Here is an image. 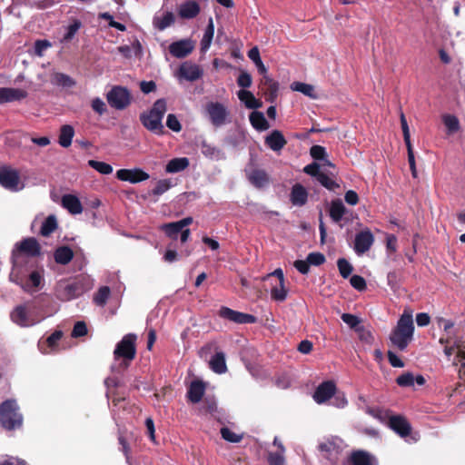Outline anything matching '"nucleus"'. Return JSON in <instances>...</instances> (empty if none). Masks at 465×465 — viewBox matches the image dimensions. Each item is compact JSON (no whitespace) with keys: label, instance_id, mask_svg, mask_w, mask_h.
<instances>
[{"label":"nucleus","instance_id":"obj_39","mask_svg":"<svg viewBox=\"0 0 465 465\" xmlns=\"http://www.w3.org/2000/svg\"><path fill=\"white\" fill-rule=\"evenodd\" d=\"M248 57L255 64L259 74H265L267 68L262 63L258 47L254 46L248 52Z\"/></svg>","mask_w":465,"mask_h":465},{"label":"nucleus","instance_id":"obj_1","mask_svg":"<svg viewBox=\"0 0 465 465\" xmlns=\"http://www.w3.org/2000/svg\"><path fill=\"white\" fill-rule=\"evenodd\" d=\"M94 286L88 276H77L74 279H62L54 287V295L61 302H69L79 298Z\"/></svg>","mask_w":465,"mask_h":465},{"label":"nucleus","instance_id":"obj_10","mask_svg":"<svg viewBox=\"0 0 465 465\" xmlns=\"http://www.w3.org/2000/svg\"><path fill=\"white\" fill-rule=\"evenodd\" d=\"M20 182L19 173L10 166L0 167V184L8 190L16 191Z\"/></svg>","mask_w":465,"mask_h":465},{"label":"nucleus","instance_id":"obj_50","mask_svg":"<svg viewBox=\"0 0 465 465\" xmlns=\"http://www.w3.org/2000/svg\"><path fill=\"white\" fill-rule=\"evenodd\" d=\"M172 184L170 180L163 179L159 180L155 185V187L152 190V193L153 195H162L165 192H167L171 188Z\"/></svg>","mask_w":465,"mask_h":465},{"label":"nucleus","instance_id":"obj_55","mask_svg":"<svg viewBox=\"0 0 465 465\" xmlns=\"http://www.w3.org/2000/svg\"><path fill=\"white\" fill-rule=\"evenodd\" d=\"M310 154L317 161L324 160L327 157L326 150L322 145H312L310 149Z\"/></svg>","mask_w":465,"mask_h":465},{"label":"nucleus","instance_id":"obj_37","mask_svg":"<svg viewBox=\"0 0 465 465\" xmlns=\"http://www.w3.org/2000/svg\"><path fill=\"white\" fill-rule=\"evenodd\" d=\"M214 35V25L213 18L209 19L208 25L206 26V29L204 31L203 36L201 40V50L206 51L209 49L212 40L213 38Z\"/></svg>","mask_w":465,"mask_h":465},{"label":"nucleus","instance_id":"obj_51","mask_svg":"<svg viewBox=\"0 0 465 465\" xmlns=\"http://www.w3.org/2000/svg\"><path fill=\"white\" fill-rule=\"evenodd\" d=\"M55 84L63 86L71 87L75 84L73 78L63 73H56L54 76Z\"/></svg>","mask_w":465,"mask_h":465},{"label":"nucleus","instance_id":"obj_33","mask_svg":"<svg viewBox=\"0 0 465 465\" xmlns=\"http://www.w3.org/2000/svg\"><path fill=\"white\" fill-rule=\"evenodd\" d=\"M249 120L253 128L258 131L269 129L270 124L262 112L253 111L250 114Z\"/></svg>","mask_w":465,"mask_h":465},{"label":"nucleus","instance_id":"obj_44","mask_svg":"<svg viewBox=\"0 0 465 465\" xmlns=\"http://www.w3.org/2000/svg\"><path fill=\"white\" fill-rule=\"evenodd\" d=\"M81 26L82 23L79 20L74 19V22L67 27L66 33L63 36L61 42L69 43L74 37L75 34L81 28Z\"/></svg>","mask_w":465,"mask_h":465},{"label":"nucleus","instance_id":"obj_63","mask_svg":"<svg viewBox=\"0 0 465 465\" xmlns=\"http://www.w3.org/2000/svg\"><path fill=\"white\" fill-rule=\"evenodd\" d=\"M303 172L308 174V175H311L312 177H315L316 179L319 177V175L322 173L321 170H320V165L317 163H312L310 164H307L304 168H303Z\"/></svg>","mask_w":465,"mask_h":465},{"label":"nucleus","instance_id":"obj_49","mask_svg":"<svg viewBox=\"0 0 465 465\" xmlns=\"http://www.w3.org/2000/svg\"><path fill=\"white\" fill-rule=\"evenodd\" d=\"M221 435L223 440L232 443H238L242 439V435L236 434L227 427H223L221 429Z\"/></svg>","mask_w":465,"mask_h":465},{"label":"nucleus","instance_id":"obj_21","mask_svg":"<svg viewBox=\"0 0 465 465\" xmlns=\"http://www.w3.org/2000/svg\"><path fill=\"white\" fill-rule=\"evenodd\" d=\"M201 11L200 5L193 0L185 1L178 8V15L183 19H193L196 17Z\"/></svg>","mask_w":465,"mask_h":465},{"label":"nucleus","instance_id":"obj_58","mask_svg":"<svg viewBox=\"0 0 465 465\" xmlns=\"http://www.w3.org/2000/svg\"><path fill=\"white\" fill-rule=\"evenodd\" d=\"M319 450L322 451V452H326L329 454V456H326V458H328L331 461V464L332 465H336L337 464V458H331V456L332 455V451H335L336 453L338 452L336 450H335V446L331 443H321L319 445Z\"/></svg>","mask_w":465,"mask_h":465},{"label":"nucleus","instance_id":"obj_38","mask_svg":"<svg viewBox=\"0 0 465 465\" xmlns=\"http://www.w3.org/2000/svg\"><path fill=\"white\" fill-rule=\"evenodd\" d=\"M57 228V221L54 215H49L43 223L40 230L42 236L47 237Z\"/></svg>","mask_w":465,"mask_h":465},{"label":"nucleus","instance_id":"obj_11","mask_svg":"<svg viewBox=\"0 0 465 465\" xmlns=\"http://www.w3.org/2000/svg\"><path fill=\"white\" fill-rule=\"evenodd\" d=\"M116 178L123 182L138 183L148 180L150 175L141 168L119 169L116 172Z\"/></svg>","mask_w":465,"mask_h":465},{"label":"nucleus","instance_id":"obj_34","mask_svg":"<svg viewBox=\"0 0 465 465\" xmlns=\"http://www.w3.org/2000/svg\"><path fill=\"white\" fill-rule=\"evenodd\" d=\"M330 217L334 223H339L346 213V207L340 199L331 201Z\"/></svg>","mask_w":465,"mask_h":465},{"label":"nucleus","instance_id":"obj_7","mask_svg":"<svg viewBox=\"0 0 465 465\" xmlns=\"http://www.w3.org/2000/svg\"><path fill=\"white\" fill-rule=\"evenodd\" d=\"M106 99L111 107L124 110L131 104L132 95L126 87L115 85L107 93Z\"/></svg>","mask_w":465,"mask_h":465},{"label":"nucleus","instance_id":"obj_35","mask_svg":"<svg viewBox=\"0 0 465 465\" xmlns=\"http://www.w3.org/2000/svg\"><path fill=\"white\" fill-rule=\"evenodd\" d=\"M189 166V160L186 157L173 158L168 162L165 171L169 173H175L183 171Z\"/></svg>","mask_w":465,"mask_h":465},{"label":"nucleus","instance_id":"obj_31","mask_svg":"<svg viewBox=\"0 0 465 465\" xmlns=\"http://www.w3.org/2000/svg\"><path fill=\"white\" fill-rule=\"evenodd\" d=\"M175 22V16L172 12H165L163 16L155 15L153 19V25L154 28L159 31H163L167 27L173 25Z\"/></svg>","mask_w":465,"mask_h":465},{"label":"nucleus","instance_id":"obj_36","mask_svg":"<svg viewBox=\"0 0 465 465\" xmlns=\"http://www.w3.org/2000/svg\"><path fill=\"white\" fill-rule=\"evenodd\" d=\"M442 122H443L444 125L446 126L447 133L449 134H453L457 133L460 128V121H459L458 117L455 116L454 114H443Z\"/></svg>","mask_w":465,"mask_h":465},{"label":"nucleus","instance_id":"obj_54","mask_svg":"<svg viewBox=\"0 0 465 465\" xmlns=\"http://www.w3.org/2000/svg\"><path fill=\"white\" fill-rule=\"evenodd\" d=\"M63 337V331H54L50 336L47 337L45 343L47 345L48 348L51 350H54L57 345L58 341Z\"/></svg>","mask_w":465,"mask_h":465},{"label":"nucleus","instance_id":"obj_22","mask_svg":"<svg viewBox=\"0 0 465 465\" xmlns=\"http://www.w3.org/2000/svg\"><path fill=\"white\" fill-rule=\"evenodd\" d=\"M265 144L272 151L279 152L287 144V140L281 131L273 130L265 137Z\"/></svg>","mask_w":465,"mask_h":465},{"label":"nucleus","instance_id":"obj_45","mask_svg":"<svg viewBox=\"0 0 465 465\" xmlns=\"http://www.w3.org/2000/svg\"><path fill=\"white\" fill-rule=\"evenodd\" d=\"M264 98L269 103H274L278 96L279 84L278 82L269 85L266 88H262Z\"/></svg>","mask_w":465,"mask_h":465},{"label":"nucleus","instance_id":"obj_12","mask_svg":"<svg viewBox=\"0 0 465 465\" xmlns=\"http://www.w3.org/2000/svg\"><path fill=\"white\" fill-rule=\"evenodd\" d=\"M374 242V236L371 230L365 229L358 232L354 240V251L358 255L368 252Z\"/></svg>","mask_w":465,"mask_h":465},{"label":"nucleus","instance_id":"obj_24","mask_svg":"<svg viewBox=\"0 0 465 465\" xmlns=\"http://www.w3.org/2000/svg\"><path fill=\"white\" fill-rule=\"evenodd\" d=\"M349 462L351 465H375L376 461L372 455L361 450H353L350 457Z\"/></svg>","mask_w":465,"mask_h":465},{"label":"nucleus","instance_id":"obj_16","mask_svg":"<svg viewBox=\"0 0 465 465\" xmlns=\"http://www.w3.org/2000/svg\"><path fill=\"white\" fill-rule=\"evenodd\" d=\"M12 322L20 327H29L35 323V322L30 318L25 305H18L10 313Z\"/></svg>","mask_w":465,"mask_h":465},{"label":"nucleus","instance_id":"obj_29","mask_svg":"<svg viewBox=\"0 0 465 465\" xmlns=\"http://www.w3.org/2000/svg\"><path fill=\"white\" fill-rule=\"evenodd\" d=\"M74 136V128L71 124H63L59 130L58 143L68 148L72 144Z\"/></svg>","mask_w":465,"mask_h":465},{"label":"nucleus","instance_id":"obj_4","mask_svg":"<svg viewBox=\"0 0 465 465\" xmlns=\"http://www.w3.org/2000/svg\"><path fill=\"white\" fill-rule=\"evenodd\" d=\"M136 341V334L127 333L115 345L114 358L115 361L121 360L120 367L127 369L131 362L135 359Z\"/></svg>","mask_w":465,"mask_h":465},{"label":"nucleus","instance_id":"obj_9","mask_svg":"<svg viewBox=\"0 0 465 465\" xmlns=\"http://www.w3.org/2000/svg\"><path fill=\"white\" fill-rule=\"evenodd\" d=\"M218 314L221 318L238 324L255 323L257 322V318L252 314L234 311L225 306L221 307Z\"/></svg>","mask_w":465,"mask_h":465},{"label":"nucleus","instance_id":"obj_62","mask_svg":"<svg viewBox=\"0 0 465 465\" xmlns=\"http://www.w3.org/2000/svg\"><path fill=\"white\" fill-rule=\"evenodd\" d=\"M252 75L245 71H242L237 78V84L242 88H248L252 85Z\"/></svg>","mask_w":465,"mask_h":465},{"label":"nucleus","instance_id":"obj_43","mask_svg":"<svg viewBox=\"0 0 465 465\" xmlns=\"http://www.w3.org/2000/svg\"><path fill=\"white\" fill-rule=\"evenodd\" d=\"M88 165L102 174H110L113 173L112 165L104 162L89 160Z\"/></svg>","mask_w":465,"mask_h":465},{"label":"nucleus","instance_id":"obj_26","mask_svg":"<svg viewBox=\"0 0 465 465\" xmlns=\"http://www.w3.org/2000/svg\"><path fill=\"white\" fill-rule=\"evenodd\" d=\"M62 206L72 214H80L83 212V206L77 196L74 194H64L62 196Z\"/></svg>","mask_w":465,"mask_h":465},{"label":"nucleus","instance_id":"obj_5","mask_svg":"<svg viewBox=\"0 0 465 465\" xmlns=\"http://www.w3.org/2000/svg\"><path fill=\"white\" fill-rule=\"evenodd\" d=\"M22 423L23 416L15 401L6 400L0 404V424L3 428L13 430L20 428Z\"/></svg>","mask_w":465,"mask_h":465},{"label":"nucleus","instance_id":"obj_59","mask_svg":"<svg viewBox=\"0 0 465 465\" xmlns=\"http://www.w3.org/2000/svg\"><path fill=\"white\" fill-rule=\"evenodd\" d=\"M341 318L342 322L351 329H356V327L361 323L359 317L351 313H342Z\"/></svg>","mask_w":465,"mask_h":465},{"label":"nucleus","instance_id":"obj_17","mask_svg":"<svg viewBox=\"0 0 465 465\" xmlns=\"http://www.w3.org/2000/svg\"><path fill=\"white\" fill-rule=\"evenodd\" d=\"M193 223L192 217H185L180 221L164 223L162 226V230L165 232V234L173 239L176 240L178 238V234L183 228L187 227Z\"/></svg>","mask_w":465,"mask_h":465},{"label":"nucleus","instance_id":"obj_42","mask_svg":"<svg viewBox=\"0 0 465 465\" xmlns=\"http://www.w3.org/2000/svg\"><path fill=\"white\" fill-rule=\"evenodd\" d=\"M292 89L297 92H300L306 96H309L311 98H315L316 95L314 94V87L312 84L301 83V82H294L292 84Z\"/></svg>","mask_w":465,"mask_h":465},{"label":"nucleus","instance_id":"obj_28","mask_svg":"<svg viewBox=\"0 0 465 465\" xmlns=\"http://www.w3.org/2000/svg\"><path fill=\"white\" fill-rule=\"evenodd\" d=\"M210 369L217 373L223 374L227 371L225 354L223 351H216L209 361Z\"/></svg>","mask_w":465,"mask_h":465},{"label":"nucleus","instance_id":"obj_47","mask_svg":"<svg viewBox=\"0 0 465 465\" xmlns=\"http://www.w3.org/2000/svg\"><path fill=\"white\" fill-rule=\"evenodd\" d=\"M201 151L204 156L209 157L211 159L219 158L221 154V151L218 148L206 142L202 143Z\"/></svg>","mask_w":465,"mask_h":465},{"label":"nucleus","instance_id":"obj_23","mask_svg":"<svg viewBox=\"0 0 465 465\" xmlns=\"http://www.w3.org/2000/svg\"><path fill=\"white\" fill-rule=\"evenodd\" d=\"M248 181L256 188H262L269 184L270 177L268 173L262 169H253L247 173Z\"/></svg>","mask_w":465,"mask_h":465},{"label":"nucleus","instance_id":"obj_18","mask_svg":"<svg viewBox=\"0 0 465 465\" xmlns=\"http://www.w3.org/2000/svg\"><path fill=\"white\" fill-rule=\"evenodd\" d=\"M28 93L19 88L0 87V104L20 101L26 98Z\"/></svg>","mask_w":465,"mask_h":465},{"label":"nucleus","instance_id":"obj_30","mask_svg":"<svg viewBox=\"0 0 465 465\" xmlns=\"http://www.w3.org/2000/svg\"><path fill=\"white\" fill-rule=\"evenodd\" d=\"M54 258L56 263L66 265L73 260L74 252L69 246H60L54 251Z\"/></svg>","mask_w":465,"mask_h":465},{"label":"nucleus","instance_id":"obj_14","mask_svg":"<svg viewBox=\"0 0 465 465\" xmlns=\"http://www.w3.org/2000/svg\"><path fill=\"white\" fill-rule=\"evenodd\" d=\"M336 385L332 381L322 382L314 391L313 399L319 403H324L336 394Z\"/></svg>","mask_w":465,"mask_h":465},{"label":"nucleus","instance_id":"obj_61","mask_svg":"<svg viewBox=\"0 0 465 465\" xmlns=\"http://www.w3.org/2000/svg\"><path fill=\"white\" fill-rule=\"evenodd\" d=\"M166 126L173 132H180L182 130V124L177 119L176 115L169 114L166 119Z\"/></svg>","mask_w":465,"mask_h":465},{"label":"nucleus","instance_id":"obj_46","mask_svg":"<svg viewBox=\"0 0 465 465\" xmlns=\"http://www.w3.org/2000/svg\"><path fill=\"white\" fill-rule=\"evenodd\" d=\"M337 266H338L340 274L344 279L348 278L353 271L352 265L345 258L338 259Z\"/></svg>","mask_w":465,"mask_h":465},{"label":"nucleus","instance_id":"obj_13","mask_svg":"<svg viewBox=\"0 0 465 465\" xmlns=\"http://www.w3.org/2000/svg\"><path fill=\"white\" fill-rule=\"evenodd\" d=\"M389 427L401 438L408 437L411 432V425L402 415H392L388 421Z\"/></svg>","mask_w":465,"mask_h":465},{"label":"nucleus","instance_id":"obj_40","mask_svg":"<svg viewBox=\"0 0 465 465\" xmlns=\"http://www.w3.org/2000/svg\"><path fill=\"white\" fill-rule=\"evenodd\" d=\"M111 290L108 286H102L94 293L93 301L98 306H104L110 296Z\"/></svg>","mask_w":465,"mask_h":465},{"label":"nucleus","instance_id":"obj_48","mask_svg":"<svg viewBox=\"0 0 465 465\" xmlns=\"http://www.w3.org/2000/svg\"><path fill=\"white\" fill-rule=\"evenodd\" d=\"M323 187L330 191H334L340 187V185L331 178H330L323 172L316 179Z\"/></svg>","mask_w":465,"mask_h":465},{"label":"nucleus","instance_id":"obj_15","mask_svg":"<svg viewBox=\"0 0 465 465\" xmlns=\"http://www.w3.org/2000/svg\"><path fill=\"white\" fill-rule=\"evenodd\" d=\"M194 49V43L191 39H182L169 45V53L176 58L188 56Z\"/></svg>","mask_w":465,"mask_h":465},{"label":"nucleus","instance_id":"obj_52","mask_svg":"<svg viewBox=\"0 0 465 465\" xmlns=\"http://www.w3.org/2000/svg\"><path fill=\"white\" fill-rule=\"evenodd\" d=\"M396 383L401 387H411L414 385V376L411 372H404L396 379Z\"/></svg>","mask_w":465,"mask_h":465},{"label":"nucleus","instance_id":"obj_64","mask_svg":"<svg viewBox=\"0 0 465 465\" xmlns=\"http://www.w3.org/2000/svg\"><path fill=\"white\" fill-rule=\"evenodd\" d=\"M91 105L93 110L100 115L104 114L106 111V105L104 102L98 97L93 99Z\"/></svg>","mask_w":465,"mask_h":465},{"label":"nucleus","instance_id":"obj_60","mask_svg":"<svg viewBox=\"0 0 465 465\" xmlns=\"http://www.w3.org/2000/svg\"><path fill=\"white\" fill-rule=\"evenodd\" d=\"M87 334V326L84 322H77L72 331V337L78 338Z\"/></svg>","mask_w":465,"mask_h":465},{"label":"nucleus","instance_id":"obj_41","mask_svg":"<svg viewBox=\"0 0 465 465\" xmlns=\"http://www.w3.org/2000/svg\"><path fill=\"white\" fill-rule=\"evenodd\" d=\"M287 292L284 282H277L271 289V298L276 302H283L287 297Z\"/></svg>","mask_w":465,"mask_h":465},{"label":"nucleus","instance_id":"obj_25","mask_svg":"<svg viewBox=\"0 0 465 465\" xmlns=\"http://www.w3.org/2000/svg\"><path fill=\"white\" fill-rule=\"evenodd\" d=\"M205 392V384L202 381H193L187 391V398L193 403H198Z\"/></svg>","mask_w":465,"mask_h":465},{"label":"nucleus","instance_id":"obj_32","mask_svg":"<svg viewBox=\"0 0 465 465\" xmlns=\"http://www.w3.org/2000/svg\"><path fill=\"white\" fill-rule=\"evenodd\" d=\"M238 98L249 109H258L262 106V102L255 98L253 94L247 90H240L237 94Z\"/></svg>","mask_w":465,"mask_h":465},{"label":"nucleus","instance_id":"obj_2","mask_svg":"<svg viewBox=\"0 0 465 465\" xmlns=\"http://www.w3.org/2000/svg\"><path fill=\"white\" fill-rule=\"evenodd\" d=\"M167 110L166 101L163 98L156 100L149 111L140 114L141 124L151 133L163 135L165 134L163 118Z\"/></svg>","mask_w":465,"mask_h":465},{"label":"nucleus","instance_id":"obj_53","mask_svg":"<svg viewBox=\"0 0 465 465\" xmlns=\"http://www.w3.org/2000/svg\"><path fill=\"white\" fill-rule=\"evenodd\" d=\"M306 259L310 265H314V266H320V265L323 264L326 261L324 254H322V252H310L307 255Z\"/></svg>","mask_w":465,"mask_h":465},{"label":"nucleus","instance_id":"obj_27","mask_svg":"<svg viewBox=\"0 0 465 465\" xmlns=\"http://www.w3.org/2000/svg\"><path fill=\"white\" fill-rule=\"evenodd\" d=\"M44 281L43 273L39 271H33L25 284H22V288L26 292H33L42 287Z\"/></svg>","mask_w":465,"mask_h":465},{"label":"nucleus","instance_id":"obj_6","mask_svg":"<svg viewBox=\"0 0 465 465\" xmlns=\"http://www.w3.org/2000/svg\"><path fill=\"white\" fill-rule=\"evenodd\" d=\"M23 254L30 257H37L41 254V246L35 238L28 237L15 244L11 257L12 263L15 267L20 264Z\"/></svg>","mask_w":465,"mask_h":465},{"label":"nucleus","instance_id":"obj_57","mask_svg":"<svg viewBox=\"0 0 465 465\" xmlns=\"http://www.w3.org/2000/svg\"><path fill=\"white\" fill-rule=\"evenodd\" d=\"M284 453L279 452H269L267 461L269 465H284L285 458Z\"/></svg>","mask_w":465,"mask_h":465},{"label":"nucleus","instance_id":"obj_56","mask_svg":"<svg viewBox=\"0 0 465 465\" xmlns=\"http://www.w3.org/2000/svg\"><path fill=\"white\" fill-rule=\"evenodd\" d=\"M350 283L359 292L364 291L367 288L366 281L361 275H352L350 279Z\"/></svg>","mask_w":465,"mask_h":465},{"label":"nucleus","instance_id":"obj_3","mask_svg":"<svg viewBox=\"0 0 465 465\" xmlns=\"http://www.w3.org/2000/svg\"><path fill=\"white\" fill-rule=\"evenodd\" d=\"M414 332L412 314L404 312L398 320L396 327L390 335V341L400 351H404L411 341Z\"/></svg>","mask_w":465,"mask_h":465},{"label":"nucleus","instance_id":"obj_19","mask_svg":"<svg viewBox=\"0 0 465 465\" xmlns=\"http://www.w3.org/2000/svg\"><path fill=\"white\" fill-rule=\"evenodd\" d=\"M179 75L187 81L193 82L202 77L203 70L193 63L184 62L179 67Z\"/></svg>","mask_w":465,"mask_h":465},{"label":"nucleus","instance_id":"obj_20","mask_svg":"<svg viewBox=\"0 0 465 465\" xmlns=\"http://www.w3.org/2000/svg\"><path fill=\"white\" fill-rule=\"evenodd\" d=\"M308 192L301 183H295L291 190L290 201L294 206L302 207L308 202Z\"/></svg>","mask_w":465,"mask_h":465},{"label":"nucleus","instance_id":"obj_8","mask_svg":"<svg viewBox=\"0 0 465 465\" xmlns=\"http://www.w3.org/2000/svg\"><path fill=\"white\" fill-rule=\"evenodd\" d=\"M205 112L209 116L212 124L220 127L228 121L229 111L225 105L220 102H209L205 105Z\"/></svg>","mask_w":465,"mask_h":465}]
</instances>
